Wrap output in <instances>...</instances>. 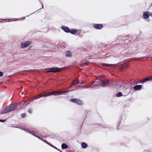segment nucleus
Segmentation results:
<instances>
[{
	"instance_id": "f257e3e1",
	"label": "nucleus",
	"mask_w": 152,
	"mask_h": 152,
	"mask_svg": "<svg viewBox=\"0 0 152 152\" xmlns=\"http://www.w3.org/2000/svg\"><path fill=\"white\" fill-rule=\"evenodd\" d=\"M97 84L96 85V84L94 85V87L91 86L93 88H98L97 85H99L100 86L102 87H104L107 84L109 83L108 80L107 81H105L103 80V79L99 80L98 81L96 82Z\"/></svg>"
},
{
	"instance_id": "f03ea898",
	"label": "nucleus",
	"mask_w": 152,
	"mask_h": 152,
	"mask_svg": "<svg viewBox=\"0 0 152 152\" xmlns=\"http://www.w3.org/2000/svg\"><path fill=\"white\" fill-rule=\"evenodd\" d=\"M62 69V68H53L49 69H46V70H48L46 71V72H59Z\"/></svg>"
},
{
	"instance_id": "7ed1b4c3",
	"label": "nucleus",
	"mask_w": 152,
	"mask_h": 152,
	"mask_svg": "<svg viewBox=\"0 0 152 152\" xmlns=\"http://www.w3.org/2000/svg\"><path fill=\"white\" fill-rule=\"evenodd\" d=\"M31 43V41H27L26 42L21 43H20V47L22 48H26Z\"/></svg>"
},
{
	"instance_id": "20e7f679",
	"label": "nucleus",
	"mask_w": 152,
	"mask_h": 152,
	"mask_svg": "<svg viewBox=\"0 0 152 152\" xmlns=\"http://www.w3.org/2000/svg\"><path fill=\"white\" fill-rule=\"evenodd\" d=\"M70 101L71 102L75 103L79 105H82L83 104L82 101L79 99H72L70 100Z\"/></svg>"
},
{
	"instance_id": "39448f33",
	"label": "nucleus",
	"mask_w": 152,
	"mask_h": 152,
	"mask_svg": "<svg viewBox=\"0 0 152 152\" xmlns=\"http://www.w3.org/2000/svg\"><path fill=\"white\" fill-rule=\"evenodd\" d=\"M17 106V104H15L13 105H10L9 106L7 107L8 110L9 112L13 111L15 110Z\"/></svg>"
},
{
	"instance_id": "423d86ee",
	"label": "nucleus",
	"mask_w": 152,
	"mask_h": 152,
	"mask_svg": "<svg viewBox=\"0 0 152 152\" xmlns=\"http://www.w3.org/2000/svg\"><path fill=\"white\" fill-rule=\"evenodd\" d=\"M94 28L98 29H101L103 27V25L102 24H95L94 25Z\"/></svg>"
},
{
	"instance_id": "0eeeda50",
	"label": "nucleus",
	"mask_w": 152,
	"mask_h": 152,
	"mask_svg": "<svg viewBox=\"0 0 152 152\" xmlns=\"http://www.w3.org/2000/svg\"><path fill=\"white\" fill-rule=\"evenodd\" d=\"M61 29L63 30L66 33H69L70 31V29L67 27H66L64 26H61Z\"/></svg>"
},
{
	"instance_id": "6e6552de",
	"label": "nucleus",
	"mask_w": 152,
	"mask_h": 152,
	"mask_svg": "<svg viewBox=\"0 0 152 152\" xmlns=\"http://www.w3.org/2000/svg\"><path fill=\"white\" fill-rule=\"evenodd\" d=\"M149 13L148 12H143V18L145 19H147L149 18Z\"/></svg>"
},
{
	"instance_id": "1a4fd4ad",
	"label": "nucleus",
	"mask_w": 152,
	"mask_h": 152,
	"mask_svg": "<svg viewBox=\"0 0 152 152\" xmlns=\"http://www.w3.org/2000/svg\"><path fill=\"white\" fill-rule=\"evenodd\" d=\"M65 93V92H61V91H58L56 92H53L52 93H50V95L52 94H55V95H56V94H57L58 95H60L61 94H63Z\"/></svg>"
},
{
	"instance_id": "9d476101",
	"label": "nucleus",
	"mask_w": 152,
	"mask_h": 152,
	"mask_svg": "<svg viewBox=\"0 0 152 152\" xmlns=\"http://www.w3.org/2000/svg\"><path fill=\"white\" fill-rule=\"evenodd\" d=\"M19 19L17 18H11L9 19H4L3 20V21H4V22H9L12 21H16V20H18Z\"/></svg>"
},
{
	"instance_id": "9b49d317",
	"label": "nucleus",
	"mask_w": 152,
	"mask_h": 152,
	"mask_svg": "<svg viewBox=\"0 0 152 152\" xmlns=\"http://www.w3.org/2000/svg\"><path fill=\"white\" fill-rule=\"evenodd\" d=\"M142 87L141 85H137L134 87V88L135 90H140L141 89Z\"/></svg>"
},
{
	"instance_id": "f8f14e48",
	"label": "nucleus",
	"mask_w": 152,
	"mask_h": 152,
	"mask_svg": "<svg viewBox=\"0 0 152 152\" xmlns=\"http://www.w3.org/2000/svg\"><path fill=\"white\" fill-rule=\"evenodd\" d=\"M9 110H8L7 107L3 109L2 112L1 113V114H4L7 113L9 112Z\"/></svg>"
},
{
	"instance_id": "ddd939ff",
	"label": "nucleus",
	"mask_w": 152,
	"mask_h": 152,
	"mask_svg": "<svg viewBox=\"0 0 152 152\" xmlns=\"http://www.w3.org/2000/svg\"><path fill=\"white\" fill-rule=\"evenodd\" d=\"M66 56L67 57H70L72 56V53L70 51H67L66 52Z\"/></svg>"
},
{
	"instance_id": "4468645a",
	"label": "nucleus",
	"mask_w": 152,
	"mask_h": 152,
	"mask_svg": "<svg viewBox=\"0 0 152 152\" xmlns=\"http://www.w3.org/2000/svg\"><path fill=\"white\" fill-rule=\"evenodd\" d=\"M82 83H80L79 81L76 80H75L72 83L71 86H73L75 85L76 84H81Z\"/></svg>"
},
{
	"instance_id": "2eb2a0df",
	"label": "nucleus",
	"mask_w": 152,
	"mask_h": 152,
	"mask_svg": "<svg viewBox=\"0 0 152 152\" xmlns=\"http://www.w3.org/2000/svg\"><path fill=\"white\" fill-rule=\"evenodd\" d=\"M152 80V77H148L146 78L142 81V82H144L147 81Z\"/></svg>"
},
{
	"instance_id": "dca6fc26",
	"label": "nucleus",
	"mask_w": 152,
	"mask_h": 152,
	"mask_svg": "<svg viewBox=\"0 0 152 152\" xmlns=\"http://www.w3.org/2000/svg\"><path fill=\"white\" fill-rule=\"evenodd\" d=\"M81 146L83 148H85L87 147V145L85 142H82L81 144Z\"/></svg>"
},
{
	"instance_id": "f3484780",
	"label": "nucleus",
	"mask_w": 152,
	"mask_h": 152,
	"mask_svg": "<svg viewBox=\"0 0 152 152\" xmlns=\"http://www.w3.org/2000/svg\"><path fill=\"white\" fill-rule=\"evenodd\" d=\"M78 30L77 29H72L71 30H70L69 32L72 34H74L77 32Z\"/></svg>"
},
{
	"instance_id": "a211bd4d",
	"label": "nucleus",
	"mask_w": 152,
	"mask_h": 152,
	"mask_svg": "<svg viewBox=\"0 0 152 152\" xmlns=\"http://www.w3.org/2000/svg\"><path fill=\"white\" fill-rule=\"evenodd\" d=\"M100 64L102 66H116L117 64H106L102 63Z\"/></svg>"
},
{
	"instance_id": "6ab92c4d",
	"label": "nucleus",
	"mask_w": 152,
	"mask_h": 152,
	"mask_svg": "<svg viewBox=\"0 0 152 152\" xmlns=\"http://www.w3.org/2000/svg\"><path fill=\"white\" fill-rule=\"evenodd\" d=\"M68 146L65 143H63L61 145V148L63 149H66L68 148Z\"/></svg>"
},
{
	"instance_id": "aec40b11",
	"label": "nucleus",
	"mask_w": 152,
	"mask_h": 152,
	"mask_svg": "<svg viewBox=\"0 0 152 152\" xmlns=\"http://www.w3.org/2000/svg\"><path fill=\"white\" fill-rule=\"evenodd\" d=\"M122 96V93L121 92H119L118 93H117L116 94V96L117 97H119Z\"/></svg>"
},
{
	"instance_id": "412c9836",
	"label": "nucleus",
	"mask_w": 152,
	"mask_h": 152,
	"mask_svg": "<svg viewBox=\"0 0 152 152\" xmlns=\"http://www.w3.org/2000/svg\"><path fill=\"white\" fill-rule=\"evenodd\" d=\"M127 66V64L126 63H124L123 65L121 67V70H122L124 68L126 67Z\"/></svg>"
},
{
	"instance_id": "4be33fe9",
	"label": "nucleus",
	"mask_w": 152,
	"mask_h": 152,
	"mask_svg": "<svg viewBox=\"0 0 152 152\" xmlns=\"http://www.w3.org/2000/svg\"><path fill=\"white\" fill-rule=\"evenodd\" d=\"M50 95V93L49 92L47 94H45L44 95H42V96H41V97H47L48 96H49Z\"/></svg>"
},
{
	"instance_id": "5701e85b",
	"label": "nucleus",
	"mask_w": 152,
	"mask_h": 152,
	"mask_svg": "<svg viewBox=\"0 0 152 152\" xmlns=\"http://www.w3.org/2000/svg\"><path fill=\"white\" fill-rule=\"evenodd\" d=\"M26 115V114L25 113H23L21 115V117L23 118H24Z\"/></svg>"
},
{
	"instance_id": "b1692460",
	"label": "nucleus",
	"mask_w": 152,
	"mask_h": 152,
	"mask_svg": "<svg viewBox=\"0 0 152 152\" xmlns=\"http://www.w3.org/2000/svg\"><path fill=\"white\" fill-rule=\"evenodd\" d=\"M41 96H42V95H39V97H37L35 98L34 99H39V98H40V97H41Z\"/></svg>"
},
{
	"instance_id": "393cba45",
	"label": "nucleus",
	"mask_w": 152,
	"mask_h": 152,
	"mask_svg": "<svg viewBox=\"0 0 152 152\" xmlns=\"http://www.w3.org/2000/svg\"><path fill=\"white\" fill-rule=\"evenodd\" d=\"M3 73L2 72L0 71V77H2L3 76Z\"/></svg>"
},
{
	"instance_id": "a878e982",
	"label": "nucleus",
	"mask_w": 152,
	"mask_h": 152,
	"mask_svg": "<svg viewBox=\"0 0 152 152\" xmlns=\"http://www.w3.org/2000/svg\"><path fill=\"white\" fill-rule=\"evenodd\" d=\"M28 112L30 113H31L32 112V110L31 109H29L28 110Z\"/></svg>"
},
{
	"instance_id": "bb28decb",
	"label": "nucleus",
	"mask_w": 152,
	"mask_h": 152,
	"mask_svg": "<svg viewBox=\"0 0 152 152\" xmlns=\"http://www.w3.org/2000/svg\"><path fill=\"white\" fill-rule=\"evenodd\" d=\"M32 46H29L28 48V50H30L31 49V48H32Z\"/></svg>"
},
{
	"instance_id": "cd10ccee",
	"label": "nucleus",
	"mask_w": 152,
	"mask_h": 152,
	"mask_svg": "<svg viewBox=\"0 0 152 152\" xmlns=\"http://www.w3.org/2000/svg\"><path fill=\"white\" fill-rule=\"evenodd\" d=\"M6 121V120H3L0 119V121H1L2 122H4L5 121Z\"/></svg>"
},
{
	"instance_id": "c85d7f7f",
	"label": "nucleus",
	"mask_w": 152,
	"mask_h": 152,
	"mask_svg": "<svg viewBox=\"0 0 152 152\" xmlns=\"http://www.w3.org/2000/svg\"><path fill=\"white\" fill-rule=\"evenodd\" d=\"M149 15L150 16H152V13H150Z\"/></svg>"
},
{
	"instance_id": "c756f323",
	"label": "nucleus",
	"mask_w": 152,
	"mask_h": 152,
	"mask_svg": "<svg viewBox=\"0 0 152 152\" xmlns=\"http://www.w3.org/2000/svg\"><path fill=\"white\" fill-rule=\"evenodd\" d=\"M34 100V99H33V100H30V102H32Z\"/></svg>"
},
{
	"instance_id": "7c9ffc66",
	"label": "nucleus",
	"mask_w": 152,
	"mask_h": 152,
	"mask_svg": "<svg viewBox=\"0 0 152 152\" xmlns=\"http://www.w3.org/2000/svg\"><path fill=\"white\" fill-rule=\"evenodd\" d=\"M37 137L39 139H40V138H39V137Z\"/></svg>"
},
{
	"instance_id": "2f4dec72",
	"label": "nucleus",
	"mask_w": 152,
	"mask_h": 152,
	"mask_svg": "<svg viewBox=\"0 0 152 152\" xmlns=\"http://www.w3.org/2000/svg\"><path fill=\"white\" fill-rule=\"evenodd\" d=\"M126 37H129V36L128 35L126 36Z\"/></svg>"
},
{
	"instance_id": "473e14b6",
	"label": "nucleus",
	"mask_w": 152,
	"mask_h": 152,
	"mask_svg": "<svg viewBox=\"0 0 152 152\" xmlns=\"http://www.w3.org/2000/svg\"><path fill=\"white\" fill-rule=\"evenodd\" d=\"M43 8V6L42 5V8Z\"/></svg>"
},
{
	"instance_id": "72a5a7b5",
	"label": "nucleus",
	"mask_w": 152,
	"mask_h": 152,
	"mask_svg": "<svg viewBox=\"0 0 152 152\" xmlns=\"http://www.w3.org/2000/svg\"><path fill=\"white\" fill-rule=\"evenodd\" d=\"M151 5L152 6V4H151Z\"/></svg>"
}]
</instances>
